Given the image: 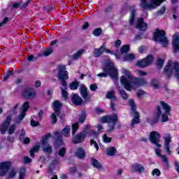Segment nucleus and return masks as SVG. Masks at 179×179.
I'll return each instance as SVG.
<instances>
[{
  "label": "nucleus",
  "mask_w": 179,
  "mask_h": 179,
  "mask_svg": "<svg viewBox=\"0 0 179 179\" xmlns=\"http://www.w3.org/2000/svg\"><path fill=\"white\" fill-rule=\"evenodd\" d=\"M15 129H16V125L15 124L11 125L8 130L9 135H13V134H15Z\"/></svg>",
  "instance_id": "52"
},
{
  "label": "nucleus",
  "mask_w": 179,
  "mask_h": 179,
  "mask_svg": "<svg viewBox=\"0 0 179 179\" xmlns=\"http://www.w3.org/2000/svg\"><path fill=\"white\" fill-rule=\"evenodd\" d=\"M90 143L91 146L94 145L96 150H99V144L94 139H91Z\"/></svg>",
  "instance_id": "51"
},
{
  "label": "nucleus",
  "mask_w": 179,
  "mask_h": 179,
  "mask_svg": "<svg viewBox=\"0 0 179 179\" xmlns=\"http://www.w3.org/2000/svg\"><path fill=\"white\" fill-rule=\"evenodd\" d=\"M136 72L138 76H146V75H148V72L143 71L142 70H137Z\"/></svg>",
  "instance_id": "56"
},
{
  "label": "nucleus",
  "mask_w": 179,
  "mask_h": 179,
  "mask_svg": "<svg viewBox=\"0 0 179 179\" xmlns=\"http://www.w3.org/2000/svg\"><path fill=\"white\" fill-rule=\"evenodd\" d=\"M161 107L165 113L162 112V108L160 106H157L154 115L152 118H148L147 122L150 125H155L159 122L161 117V122H167L169 121V115L171 111V106L168 105L167 103L164 101L159 102Z\"/></svg>",
  "instance_id": "1"
},
{
  "label": "nucleus",
  "mask_w": 179,
  "mask_h": 179,
  "mask_svg": "<svg viewBox=\"0 0 179 179\" xmlns=\"http://www.w3.org/2000/svg\"><path fill=\"white\" fill-rule=\"evenodd\" d=\"M118 92H119L120 96H122V99H124V100L128 99V94H127L125 90L119 89Z\"/></svg>",
  "instance_id": "36"
},
{
  "label": "nucleus",
  "mask_w": 179,
  "mask_h": 179,
  "mask_svg": "<svg viewBox=\"0 0 179 179\" xmlns=\"http://www.w3.org/2000/svg\"><path fill=\"white\" fill-rule=\"evenodd\" d=\"M122 73L123 76L120 77V83L127 92H131L134 87L132 83L135 77L131 73V71L126 69L122 70Z\"/></svg>",
  "instance_id": "2"
},
{
  "label": "nucleus",
  "mask_w": 179,
  "mask_h": 179,
  "mask_svg": "<svg viewBox=\"0 0 179 179\" xmlns=\"http://www.w3.org/2000/svg\"><path fill=\"white\" fill-rule=\"evenodd\" d=\"M71 101L73 102V104H74L75 106H82V103H83V99H82L79 94H72Z\"/></svg>",
  "instance_id": "23"
},
{
  "label": "nucleus",
  "mask_w": 179,
  "mask_h": 179,
  "mask_svg": "<svg viewBox=\"0 0 179 179\" xmlns=\"http://www.w3.org/2000/svg\"><path fill=\"white\" fill-rule=\"evenodd\" d=\"M137 96L138 97H142V96H145V92L143 90H139L137 92Z\"/></svg>",
  "instance_id": "64"
},
{
  "label": "nucleus",
  "mask_w": 179,
  "mask_h": 179,
  "mask_svg": "<svg viewBox=\"0 0 179 179\" xmlns=\"http://www.w3.org/2000/svg\"><path fill=\"white\" fill-rule=\"evenodd\" d=\"M106 97L110 100V108L113 111H115V101L117 100V96H115V92H114V90L108 92L106 94Z\"/></svg>",
  "instance_id": "14"
},
{
  "label": "nucleus",
  "mask_w": 179,
  "mask_h": 179,
  "mask_svg": "<svg viewBox=\"0 0 179 179\" xmlns=\"http://www.w3.org/2000/svg\"><path fill=\"white\" fill-rule=\"evenodd\" d=\"M80 92L85 103H89V101H90L92 99V96H90V94H89V92H87V88H86V86H85V85H81L80 86Z\"/></svg>",
  "instance_id": "16"
},
{
  "label": "nucleus",
  "mask_w": 179,
  "mask_h": 179,
  "mask_svg": "<svg viewBox=\"0 0 179 179\" xmlns=\"http://www.w3.org/2000/svg\"><path fill=\"white\" fill-rule=\"evenodd\" d=\"M9 20V18L8 17H6L3 22H0V27H2V26H3V24H6V23H8Z\"/></svg>",
  "instance_id": "60"
},
{
  "label": "nucleus",
  "mask_w": 179,
  "mask_h": 179,
  "mask_svg": "<svg viewBox=\"0 0 179 179\" xmlns=\"http://www.w3.org/2000/svg\"><path fill=\"white\" fill-rule=\"evenodd\" d=\"M76 171H77V169H76V167H75V166L72 167V168H70V169H69V173L71 175H73L74 173H76Z\"/></svg>",
  "instance_id": "63"
},
{
  "label": "nucleus",
  "mask_w": 179,
  "mask_h": 179,
  "mask_svg": "<svg viewBox=\"0 0 179 179\" xmlns=\"http://www.w3.org/2000/svg\"><path fill=\"white\" fill-rule=\"evenodd\" d=\"M40 150V145H35L29 152L31 157H34V153L38 152Z\"/></svg>",
  "instance_id": "33"
},
{
  "label": "nucleus",
  "mask_w": 179,
  "mask_h": 179,
  "mask_svg": "<svg viewBox=\"0 0 179 179\" xmlns=\"http://www.w3.org/2000/svg\"><path fill=\"white\" fill-rule=\"evenodd\" d=\"M135 12H136V9H133L131 11V14H130V18H129V25L132 26L134 23V20H135Z\"/></svg>",
  "instance_id": "31"
},
{
  "label": "nucleus",
  "mask_w": 179,
  "mask_h": 179,
  "mask_svg": "<svg viewBox=\"0 0 179 179\" xmlns=\"http://www.w3.org/2000/svg\"><path fill=\"white\" fill-rule=\"evenodd\" d=\"M120 51L121 54H127V52H129V45H125L122 46Z\"/></svg>",
  "instance_id": "39"
},
{
  "label": "nucleus",
  "mask_w": 179,
  "mask_h": 179,
  "mask_svg": "<svg viewBox=\"0 0 179 179\" xmlns=\"http://www.w3.org/2000/svg\"><path fill=\"white\" fill-rule=\"evenodd\" d=\"M99 89V87L97 86V84H92L90 86V90L92 92H96Z\"/></svg>",
  "instance_id": "57"
},
{
  "label": "nucleus",
  "mask_w": 179,
  "mask_h": 179,
  "mask_svg": "<svg viewBox=\"0 0 179 179\" xmlns=\"http://www.w3.org/2000/svg\"><path fill=\"white\" fill-rule=\"evenodd\" d=\"M71 134V127L66 126L62 132H55V139H56L55 145L59 146L62 145V135L63 136L68 137Z\"/></svg>",
  "instance_id": "8"
},
{
  "label": "nucleus",
  "mask_w": 179,
  "mask_h": 179,
  "mask_svg": "<svg viewBox=\"0 0 179 179\" xmlns=\"http://www.w3.org/2000/svg\"><path fill=\"white\" fill-rule=\"evenodd\" d=\"M136 27L139 30H141V31H145L148 29V24L143 21V18H139Z\"/></svg>",
  "instance_id": "25"
},
{
  "label": "nucleus",
  "mask_w": 179,
  "mask_h": 179,
  "mask_svg": "<svg viewBox=\"0 0 179 179\" xmlns=\"http://www.w3.org/2000/svg\"><path fill=\"white\" fill-rule=\"evenodd\" d=\"M152 176H156L159 177L160 176V170L155 169L152 171Z\"/></svg>",
  "instance_id": "58"
},
{
  "label": "nucleus",
  "mask_w": 179,
  "mask_h": 179,
  "mask_svg": "<svg viewBox=\"0 0 179 179\" xmlns=\"http://www.w3.org/2000/svg\"><path fill=\"white\" fill-rule=\"evenodd\" d=\"M10 167V162H1L0 164V176L1 177H3V176H6Z\"/></svg>",
  "instance_id": "21"
},
{
  "label": "nucleus",
  "mask_w": 179,
  "mask_h": 179,
  "mask_svg": "<svg viewBox=\"0 0 179 179\" xmlns=\"http://www.w3.org/2000/svg\"><path fill=\"white\" fill-rule=\"evenodd\" d=\"M69 87L71 90H76L79 87V83L73 82L69 85Z\"/></svg>",
  "instance_id": "40"
},
{
  "label": "nucleus",
  "mask_w": 179,
  "mask_h": 179,
  "mask_svg": "<svg viewBox=\"0 0 179 179\" xmlns=\"http://www.w3.org/2000/svg\"><path fill=\"white\" fill-rule=\"evenodd\" d=\"M103 72L106 73L97 74V76H99L100 78H107L109 75L113 80H117V79H118V73L117 72V69H115V66H114V63L113 62H108L106 64L103 68Z\"/></svg>",
  "instance_id": "3"
},
{
  "label": "nucleus",
  "mask_w": 179,
  "mask_h": 179,
  "mask_svg": "<svg viewBox=\"0 0 179 179\" xmlns=\"http://www.w3.org/2000/svg\"><path fill=\"white\" fill-rule=\"evenodd\" d=\"M117 121H118V116H117V114L115 113L109 116H103L101 118V122H109L112 123L113 125H117Z\"/></svg>",
  "instance_id": "15"
},
{
  "label": "nucleus",
  "mask_w": 179,
  "mask_h": 179,
  "mask_svg": "<svg viewBox=\"0 0 179 179\" xmlns=\"http://www.w3.org/2000/svg\"><path fill=\"white\" fill-rule=\"evenodd\" d=\"M83 54V50H78L76 53L73 55V59H78L80 55Z\"/></svg>",
  "instance_id": "44"
},
{
  "label": "nucleus",
  "mask_w": 179,
  "mask_h": 179,
  "mask_svg": "<svg viewBox=\"0 0 179 179\" xmlns=\"http://www.w3.org/2000/svg\"><path fill=\"white\" fill-rule=\"evenodd\" d=\"M131 85L133 86L132 89H134L135 90L140 86H146V85H148V82L145 79L135 78Z\"/></svg>",
  "instance_id": "17"
},
{
  "label": "nucleus",
  "mask_w": 179,
  "mask_h": 179,
  "mask_svg": "<svg viewBox=\"0 0 179 179\" xmlns=\"http://www.w3.org/2000/svg\"><path fill=\"white\" fill-rule=\"evenodd\" d=\"M154 41L162 44V47H167L170 43L169 38L166 37V32L164 30H159L154 33Z\"/></svg>",
  "instance_id": "4"
},
{
  "label": "nucleus",
  "mask_w": 179,
  "mask_h": 179,
  "mask_svg": "<svg viewBox=\"0 0 179 179\" xmlns=\"http://www.w3.org/2000/svg\"><path fill=\"white\" fill-rule=\"evenodd\" d=\"M79 123H75L72 124V135H75L78 129H79Z\"/></svg>",
  "instance_id": "41"
},
{
  "label": "nucleus",
  "mask_w": 179,
  "mask_h": 179,
  "mask_svg": "<svg viewBox=\"0 0 179 179\" xmlns=\"http://www.w3.org/2000/svg\"><path fill=\"white\" fill-rule=\"evenodd\" d=\"M155 154L159 157H161L162 163H164L166 168H169V159H167V157H166V155H162V150L159 148H155Z\"/></svg>",
  "instance_id": "22"
},
{
  "label": "nucleus",
  "mask_w": 179,
  "mask_h": 179,
  "mask_svg": "<svg viewBox=\"0 0 179 179\" xmlns=\"http://www.w3.org/2000/svg\"><path fill=\"white\" fill-rule=\"evenodd\" d=\"M166 0H150V3L148 4L146 0H141V6L143 9H148V10H152V9H156L163 3Z\"/></svg>",
  "instance_id": "6"
},
{
  "label": "nucleus",
  "mask_w": 179,
  "mask_h": 179,
  "mask_svg": "<svg viewBox=\"0 0 179 179\" xmlns=\"http://www.w3.org/2000/svg\"><path fill=\"white\" fill-rule=\"evenodd\" d=\"M129 106H130L131 108V114H134V117L131 120L130 127L134 128L135 125L139 124V113L136 111V104H135V101L133 99L129 100Z\"/></svg>",
  "instance_id": "7"
},
{
  "label": "nucleus",
  "mask_w": 179,
  "mask_h": 179,
  "mask_svg": "<svg viewBox=\"0 0 179 179\" xmlns=\"http://www.w3.org/2000/svg\"><path fill=\"white\" fill-rule=\"evenodd\" d=\"M58 79L61 81L62 86H63V87H66V86H68L66 80L69 78V73L66 71V67H65V66L60 65L58 66Z\"/></svg>",
  "instance_id": "5"
},
{
  "label": "nucleus",
  "mask_w": 179,
  "mask_h": 179,
  "mask_svg": "<svg viewBox=\"0 0 179 179\" xmlns=\"http://www.w3.org/2000/svg\"><path fill=\"white\" fill-rule=\"evenodd\" d=\"M172 45L173 48V52L175 54L179 52V33L178 32H176L173 36Z\"/></svg>",
  "instance_id": "19"
},
{
  "label": "nucleus",
  "mask_w": 179,
  "mask_h": 179,
  "mask_svg": "<svg viewBox=\"0 0 179 179\" xmlns=\"http://www.w3.org/2000/svg\"><path fill=\"white\" fill-rule=\"evenodd\" d=\"M91 163L93 167H95V169H102L103 166L99 161L94 158L91 159Z\"/></svg>",
  "instance_id": "29"
},
{
  "label": "nucleus",
  "mask_w": 179,
  "mask_h": 179,
  "mask_svg": "<svg viewBox=\"0 0 179 179\" xmlns=\"http://www.w3.org/2000/svg\"><path fill=\"white\" fill-rule=\"evenodd\" d=\"M134 59H135V55L134 54H127L124 57V61H129V62L134 61Z\"/></svg>",
  "instance_id": "38"
},
{
  "label": "nucleus",
  "mask_w": 179,
  "mask_h": 179,
  "mask_svg": "<svg viewBox=\"0 0 179 179\" xmlns=\"http://www.w3.org/2000/svg\"><path fill=\"white\" fill-rule=\"evenodd\" d=\"M24 162L27 164H29V163H31V159L29 157H24Z\"/></svg>",
  "instance_id": "62"
},
{
  "label": "nucleus",
  "mask_w": 179,
  "mask_h": 179,
  "mask_svg": "<svg viewBox=\"0 0 179 179\" xmlns=\"http://www.w3.org/2000/svg\"><path fill=\"white\" fill-rule=\"evenodd\" d=\"M51 138V134H46L43 138L42 149H43V151L45 153H48V155H51V153H52V148L51 147V145H50V143H48V138Z\"/></svg>",
  "instance_id": "9"
},
{
  "label": "nucleus",
  "mask_w": 179,
  "mask_h": 179,
  "mask_svg": "<svg viewBox=\"0 0 179 179\" xmlns=\"http://www.w3.org/2000/svg\"><path fill=\"white\" fill-rule=\"evenodd\" d=\"M165 12H166V6H163L162 8H161L160 10H159L156 13V15H164Z\"/></svg>",
  "instance_id": "54"
},
{
  "label": "nucleus",
  "mask_w": 179,
  "mask_h": 179,
  "mask_svg": "<svg viewBox=\"0 0 179 179\" xmlns=\"http://www.w3.org/2000/svg\"><path fill=\"white\" fill-rule=\"evenodd\" d=\"M115 153H117L115 147L109 148L106 151V155L108 156H115Z\"/></svg>",
  "instance_id": "30"
},
{
  "label": "nucleus",
  "mask_w": 179,
  "mask_h": 179,
  "mask_svg": "<svg viewBox=\"0 0 179 179\" xmlns=\"http://www.w3.org/2000/svg\"><path fill=\"white\" fill-rule=\"evenodd\" d=\"M87 135V131H81L80 134H77L73 138V143H80L85 141L86 136Z\"/></svg>",
  "instance_id": "20"
},
{
  "label": "nucleus",
  "mask_w": 179,
  "mask_h": 179,
  "mask_svg": "<svg viewBox=\"0 0 179 179\" xmlns=\"http://www.w3.org/2000/svg\"><path fill=\"white\" fill-rule=\"evenodd\" d=\"M101 33H103V29H101V28H96L93 31L92 34L95 37H100Z\"/></svg>",
  "instance_id": "34"
},
{
  "label": "nucleus",
  "mask_w": 179,
  "mask_h": 179,
  "mask_svg": "<svg viewBox=\"0 0 179 179\" xmlns=\"http://www.w3.org/2000/svg\"><path fill=\"white\" fill-rule=\"evenodd\" d=\"M26 174V169L22 168L19 173V179H24V176Z\"/></svg>",
  "instance_id": "47"
},
{
  "label": "nucleus",
  "mask_w": 179,
  "mask_h": 179,
  "mask_svg": "<svg viewBox=\"0 0 179 179\" xmlns=\"http://www.w3.org/2000/svg\"><path fill=\"white\" fill-rule=\"evenodd\" d=\"M61 107H62V103H61L59 101H55V102L53 103V108L57 117H59V114H61Z\"/></svg>",
  "instance_id": "27"
},
{
  "label": "nucleus",
  "mask_w": 179,
  "mask_h": 179,
  "mask_svg": "<svg viewBox=\"0 0 179 179\" xmlns=\"http://www.w3.org/2000/svg\"><path fill=\"white\" fill-rule=\"evenodd\" d=\"M171 142V136L169 134L164 135V150L165 153L170 156L171 155V150H170V143Z\"/></svg>",
  "instance_id": "11"
},
{
  "label": "nucleus",
  "mask_w": 179,
  "mask_h": 179,
  "mask_svg": "<svg viewBox=\"0 0 179 179\" xmlns=\"http://www.w3.org/2000/svg\"><path fill=\"white\" fill-rule=\"evenodd\" d=\"M162 136L157 131H152L150 134V141L153 143V145H156L157 148H162V144H160V139Z\"/></svg>",
  "instance_id": "10"
},
{
  "label": "nucleus",
  "mask_w": 179,
  "mask_h": 179,
  "mask_svg": "<svg viewBox=\"0 0 179 179\" xmlns=\"http://www.w3.org/2000/svg\"><path fill=\"white\" fill-rule=\"evenodd\" d=\"M164 64V62L162 59H159L157 62V66L159 69H162L163 68V64Z\"/></svg>",
  "instance_id": "53"
},
{
  "label": "nucleus",
  "mask_w": 179,
  "mask_h": 179,
  "mask_svg": "<svg viewBox=\"0 0 179 179\" xmlns=\"http://www.w3.org/2000/svg\"><path fill=\"white\" fill-rule=\"evenodd\" d=\"M24 117H26V112L22 111L18 116L19 122L17 121V124H20V121L23 120Z\"/></svg>",
  "instance_id": "46"
},
{
  "label": "nucleus",
  "mask_w": 179,
  "mask_h": 179,
  "mask_svg": "<svg viewBox=\"0 0 179 179\" xmlns=\"http://www.w3.org/2000/svg\"><path fill=\"white\" fill-rule=\"evenodd\" d=\"M52 49L48 48L43 52V55L45 57H48V55H51V54H52Z\"/></svg>",
  "instance_id": "49"
},
{
  "label": "nucleus",
  "mask_w": 179,
  "mask_h": 179,
  "mask_svg": "<svg viewBox=\"0 0 179 179\" xmlns=\"http://www.w3.org/2000/svg\"><path fill=\"white\" fill-rule=\"evenodd\" d=\"M104 51H106V43H103L99 48H95L94 50V57L95 58H99L100 55H103Z\"/></svg>",
  "instance_id": "24"
},
{
  "label": "nucleus",
  "mask_w": 179,
  "mask_h": 179,
  "mask_svg": "<svg viewBox=\"0 0 179 179\" xmlns=\"http://www.w3.org/2000/svg\"><path fill=\"white\" fill-rule=\"evenodd\" d=\"M152 62H153V55H148L145 59L137 62L136 66H138V68H146V66H149Z\"/></svg>",
  "instance_id": "13"
},
{
  "label": "nucleus",
  "mask_w": 179,
  "mask_h": 179,
  "mask_svg": "<svg viewBox=\"0 0 179 179\" xmlns=\"http://www.w3.org/2000/svg\"><path fill=\"white\" fill-rule=\"evenodd\" d=\"M12 75H13V71H8L3 78V82H6V80L10 78V76H12Z\"/></svg>",
  "instance_id": "48"
},
{
  "label": "nucleus",
  "mask_w": 179,
  "mask_h": 179,
  "mask_svg": "<svg viewBox=\"0 0 179 179\" xmlns=\"http://www.w3.org/2000/svg\"><path fill=\"white\" fill-rule=\"evenodd\" d=\"M31 127H38V125H40V123L38 122H36L34 120H31Z\"/></svg>",
  "instance_id": "61"
},
{
  "label": "nucleus",
  "mask_w": 179,
  "mask_h": 179,
  "mask_svg": "<svg viewBox=\"0 0 179 179\" xmlns=\"http://www.w3.org/2000/svg\"><path fill=\"white\" fill-rule=\"evenodd\" d=\"M131 171L135 172L138 171V173H145V167L139 164H134L131 166Z\"/></svg>",
  "instance_id": "26"
},
{
  "label": "nucleus",
  "mask_w": 179,
  "mask_h": 179,
  "mask_svg": "<svg viewBox=\"0 0 179 179\" xmlns=\"http://www.w3.org/2000/svg\"><path fill=\"white\" fill-rule=\"evenodd\" d=\"M115 129V124H108L107 132L111 134Z\"/></svg>",
  "instance_id": "50"
},
{
  "label": "nucleus",
  "mask_w": 179,
  "mask_h": 179,
  "mask_svg": "<svg viewBox=\"0 0 179 179\" xmlns=\"http://www.w3.org/2000/svg\"><path fill=\"white\" fill-rule=\"evenodd\" d=\"M25 136H26V131H24V129H22L21 131V133L20 134L19 139H20V141H23V138Z\"/></svg>",
  "instance_id": "59"
},
{
  "label": "nucleus",
  "mask_w": 179,
  "mask_h": 179,
  "mask_svg": "<svg viewBox=\"0 0 179 179\" xmlns=\"http://www.w3.org/2000/svg\"><path fill=\"white\" fill-rule=\"evenodd\" d=\"M36 96V91L31 88H26L22 92V97L27 100H34Z\"/></svg>",
  "instance_id": "12"
},
{
  "label": "nucleus",
  "mask_w": 179,
  "mask_h": 179,
  "mask_svg": "<svg viewBox=\"0 0 179 179\" xmlns=\"http://www.w3.org/2000/svg\"><path fill=\"white\" fill-rule=\"evenodd\" d=\"M66 153V149L65 148H62L58 151V152H56L55 155V156H60V157H64Z\"/></svg>",
  "instance_id": "35"
},
{
  "label": "nucleus",
  "mask_w": 179,
  "mask_h": 179,
  "mask_svg": "<svg viewBox=\"0 0 179 179\" xmlns=\"http://www.w3.org/2000/svg\"><path fill=\"white\" fill-rule=\"evenodd\" d=\"M76 156L78 157V159H85V157H86V152L83 148H78L76 149Z\"/></svg>",
  "instance_id": "28"
},
{
  "label": "nucleus",
  "mask_w": 179,
  "mask_h": 179,
  "mask_svg": "<svg viewBox=\"0 0 179 179\" xmlns=\"http://www.w3.org/2000/svg\"><path fill=\"white\" fill-rule=\"evenodd\" d=\"M29 108H30V103L29 101L24 102L22 104V112L27 113Z\"/></svg>",
  "instance_id": "37"
},
{
  "label": "nucleus",
  "mask_w": 179,
  "mask_h": 179,
  "mask_svg": "<svg viewBox=\"0 0 179 179\" xmlns=\"http://www.w3.org/2000/svg\"><path fill=\"white\" fill-rule=\"evenodd\" d=\"M151 85L155 89H159V80L157 79H152L151 80Z\"/></svg>",
  "instance_id": "43"
},
{
  "label": "nucleus",
  "mask_w": 179,
  "mask_h": 179,
  "mask_svg": "<svg viewBox=\"0 0 179 179\" xmlns=\"http://www.w3.org/2000/svg\"><path fill=\"white\" fill-rule=\"evenodd\" d=\"M10 121H12V115H10L7 116L6 121L0 127V132L2 135H5V134H6L8 127L10 125Z\"/></svg>",
  "instance_id": "18"
},
{
  "label": "nucleus",
  "mask_w": 179,
  "mask_h": 179,
  "mask_svg": "<svg viewBox=\"0 0 179 179\" xmlns=\"http://www.w3.org/2000/svg\"><path fill=\"white\" fill-rule=\"evenodd\" d=\"M16 174H17V171H16V169H13L8 174V178H13V177H15Z\"/></svg>",
  "instance_id": "45"
},
{
  "label": "nucleus",
  "mask_w": 179,
  "mask_h": 179,
  "mask_svg": "<svg viewBox=\"0 0 179 179\" xmlns=\"http://www.w3.org/2000/svg\"><path fill=\"white\" fill-rule=\"evenodd\" d=\"M102 139L105 143H110V142H111L113 138H111V137H108L107 134H103L102 136Z\"/></svg>",
  "instance_id": "42"
},
{
  "label": "nucleus",
  "mask_w": 179,
  "mask_h": 179,
  "mask_svg": "<svg viewBox=\"0 0 179 179\" xmlns=\"http://www.w3.org/2000/svg\"><path fill=\"white\" fill-rule=\"evenodd\" d=\"M51 120H52V124H55V122H57V121H58V119L57 118V114L55 113H52Z\"/></svg>",
  "instance_id": "55"
},
{
  "label": "nucleus",
  "mask_w": 179,
  "mask_h": 179,
  "mask_svg": "<svg viewBox=\"0 0 179 179\" xmlns=\"http://www.w3.org/2000/svg\"><path fill=\"white\" fill-rule=\"evenodd\" d=\"M68 89V86L61 87L62 90V96L64 100H68V92H66V90Z\"/></svg>",
  "instance_id": "32"
}]
</instances>
